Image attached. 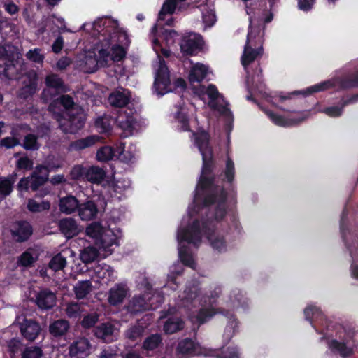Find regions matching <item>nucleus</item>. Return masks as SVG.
<instances>
[{
	"label": "nucleus",
	"instance_id": "nucleus-1",
	"mask_svg": "<svg viewBox=\"0 0 358 358\" xmlns=\"http://www.w3.org/2000/svg\"><path fill=\"white\" fill-rule=\"evenodd\" d=\"M194 144L202 156V167L196 189L194 192V201L201 200L202 205L209 206L217 203V215L222 217L224 214V203L228 199L236 200V188L234 184L236 170L233 159L227 158L225 167L220 176L223 175L222 184L217 182V176L214 173L217 162L213 157V150L210 145V134L202 130L193 132Z\"/></svg>",
	"mask_w": 358,
	"mask_h": 358
},
{
	"label": "nucleus",
	"instance_id": "nucleus-2",
	"mask_svg": "<svg viewBox=\"0 0 358 358\" xmlns=\"http://www.w3.org/2000/svg\"><path fill=\"white\" fill-rule=\"evenodd\" d=\"M94 27L97 29L99 36L97 42L92 48L95 63L90 72L97 71L99 67H106L110 62H119L122 61L127 54L126 50L120 44H113V39L118 31L117 21L110 17L96 20Z\"/></svg>",
	"mask_w": 358,
	"mask_h": 358
},
{
	"label": "nucleus",
	"instance_id": "nucleus-3",
	"mask_svg": "<svg viewBox=\"0 0 358 358\" xmlns=\"http://www.w3.org/2000/svg\"><path fill=\"white\" fill-rule=\"evenodd\" d=\"M177 239L179 242L178 255L182 263L191 268L195 264L193 257L189 251V248L186 245H182V242L192 244L198 247L201 243V222L195 219L191 224L185 228L181 229L178 231Z\"/></svg>",
	"mask_w": 358,
	"mask_h": 358
},
{
	"label": "nucleus",
	"instance_id": "nucleus-4",
	"mask_svg": "<svg viewBox=\"0 0 358 358\" xmlns=\"http://www.w3.org/2000/svg\"><path fill=\"white\" fill-rule=\"evenodd\" d=\"M227 203L229 204L236 205L237 203V196H236V200L231 201L230 199H228L224 201V208L225 212L222 217H218L217 215L218 203H213L212 206L215 205L213 217L202 220L201 223V235L203 234L206 236L210 241V246L219 253L225 252L227 251V242L224 236L215 234L216 224L225 217L227 213ZM203 206L206 207L205 206ZM208 207H210V206Z\"/></svg>",
	"mask_w": 358,
	"mask_h": 358
},
{
	"label": "nucleus",
	"instance_id": "nucleus-5",
	"mask_svg": "<svg viewBox=\"0 0 358 358\" xmlns=\"http://www.w3.org/2000/svg\"><path fill=\"white\" fill-rule=\"evenodd\" d=\"M259 27H254L250 23L246 43L241 56V64L245 68L258 57L263 55L262 36H260Z\"/></svg>",
	"mask_w": 358,
	"mask_h": 358
},
{
	"label": "nucleus",
	"instance_id": "nucleus-6",
	"mask_svg": "<svg viewBox=\"0 0 358 358\" xmlns=\"http://www.w3.org/2000/svg\"><path fill=\"white\" fill-rule=\"evenodd\" d=\"M203 44V37L200 34L189 33L182 36L180 47L183 55L192 56L202 50Z\"/></svg>",
	"mask_w": 358,
	"mask_h": 358
},
{
	"label": "nucleus",
	"instance_id": "nucleus-7",
	"mask_svg": "<svg viewBox=\"0 0 358 358\" xmlns=\"http://www.w3.org/2000/svg\"><path fill=\"white\" fill-rule=\"evenodd\" d=\"M170 74L166 63L164 59H159V68L156 72L154 87L157 92L162 95L166 92L170 85Z\"/></svg>",
	"mask_w": 358,
	"mask_h": 358
},
{
	"label": "nucleus",
	"instance_id": "nucleus-8",
	"mask_svg": "<svg viewBox=\"0 0 358 358\" xmlns=\"http://www.w3.org/2000/svg\"><path fill=\"white\" fill-rule=\"evenodd\" d=\"M10 234L16 242L24 243L33 234V227L28 221H16L13 224Z\"/></svg>",
	"mask_w": 358,
	"mask_h": 358
},
{
	"label": "nucleus",
	"instance_id": "nucleus-9",
	"mask_svg": "<svg viewBox=\"0 0 358 358\" xmlns=\"http://www.w3.org/2000/svg\"><path fill=\"white\" fill-rule=\"evenodd\" d=\"M91 343L85 337H78L69 346V355L71 358H86L90 354Z\"/></svg>",
	"mask_w": 358,
	"mask_h": 358
},
{
	"label": "nucleus",
	"instance_id": "nucleus-10",
	"mask_svg": "<svg viewBox=\"0 0 358 358\" xmlns=\"http://www.w3.org/2000/svg\"><path fill=\"white\" fill-rule=\"evenodd\" d=\"M68 116V119L59 122V128L64 133L73 134L83 128L85 118L82 114H69Z\"/></svg>",
	"mask_w": 358,
	"mask_h": 358
},
{
	"label": "nucleus",
	"instance_id": "nucleus-11",
	"mask_svg": "<svg viewBox=\"0 0 358 358\" xmlns=\"http://www.w3.org/2000/svg\"><path fill=\"white\" fill-rule=\"evenodd\" d=\"M331 87V83L329 81H325L323 83H321L320 84H317L315 85H313L310 87H308L306 91L303 92H299L295 91L291 94H288L287 95H283L282 93L278 96H273L271 99V101L273 104H277V103H282L287 100H291V96L292 94H303L304 96L310 95L315 92H322L324 91L327 89H329Z\"/></svg>",
	"mask_w": 358,
	"mask_h": 358
},
{
	"label": "nucleus",
	"instance_id": "nucleus-12",
	"mask_svg": "<svg viewBox=\"0 0 358 358\" xmlns=\"http://www.w3.org/2000/svg\"><path fill=\"white\" fill-rule=\"evenodd\" d=\"M20 329L26 340L34 341L41 331V327L36 320L24 318L20 324Z\"/></svg>",
	"mask_w": 358,
	"mask_h": 358
},
{
	"label": "nucleus",
	"instance_id": "nucleus-13",
	"mask_svg": "<svg viewBox=\"0 0 358 358\" xmlns=\"http://www.w3.org/2000/svg\"><path fill=\"white\" fill-rule=\"evenodd\" d=\"M186 0H166L158 14V22L164 21L166 15H172L175 10L178 11L186 10L189 4L185 3Z\"/></svg>",
	"mask_w": 358,
	"mask_h": 358
},
{
	"label": "nucleus",
	"instance_id": "nucleus-14",
	"mask_svg": "<svg viewBox=\"0 0 358 358\" xmlns=\"http://www.w3.org/2000/svg\"><path fill=\"white\" fill-rule=\"evenodd\" d=\"M49 170L47 166L38 165L29 176L30 189L34 192L43 186L48 180Z\"/></svg>",
	"mask_w": 358,
	"mask_h": 358
},
{
	"label": "nucleus",
	"instance_id": "nucleus-15",
	"mask_svg": "<svg viewBox=\"0 0 358 358\" xmlns=\"http://www.w3.org/2000/svg\"><path fill=\"white\" fill-rule=\"evenodd\" d=\"M60 232L67 238H72L80 232L77 222L74 218L65 217L59 220L57 224Z\"/></svg>",
	"mask_w": 358,
	"mask_h": 358
},
{
	"label": "nucleus",
	"instance_id": "nucleus-16",
	"mask_svg": "<svg viewBox=\"0 0 358 358\" xmlns=\"http://www.w3.org/2000/svg\"><path fill=\"white\" fill-rule=\"evenodd\" d=\"M220 313L228 318H232L234 315L229 310L222 308H201L199 310L196 315V321L199 324H203L210 320L215 315Z\"/></svg>",
	"mask_w": 358,
	"mask_h": 358
},
{
	"label": "nucleus",
	"instance_id": "nucleus-17",
	"mask_svg": "<svg viewBox=\"0 0 358 358\" xmlns=\"http://www.w3.org/2000/svg\"><path fill=\"white\" fill-rule=\"evenodd\" d=\"M36 303L41 310H50L56 304V296L48 288L41 289L36 295Z\"/></svg>",
	"mask_w": 358,
	"mask_h": 358
},
{
	"label": "nucleus",
	"instance_id": "nucleus-18",
	"mask_svg": "<svg viewBox=\"0 0 358 358\" xmlns=\"http://www.w3.org/2000/svg\"><path fill=\"white\" fill-rule=\"evenodd\" d=\"M303 313L306 320L309 321L313 327H314V319L316 321H319L327 330L329 329L330 322L326 318L319 308L314 306H308L304 309Z\"/></svg>",
	"mask_w": 358,
	"mask_h": 358
},
{
	"label": "nucleus",
	"instance_id": "nucleus-19",
	"mask_svg": "<svg viewBox=\"0 0 358 358\" xmlns=\"http://www.w3.org/2000/svg\"><path fill=\"white\" fill-rule=\"evenodd\" d=\"M99 210L96 203L92 200H88L80 203L78 213L82 220L89 221L95 219L97 216Z\"/></svg>",
	"mask_w": 358,
	"mask_h": 358
},
{
	"label": "nucleus",
	"instance_id": "nucleus-20",
	"mask_svg": "<svg viewBox=\"0 0 358 358\" xmlns=\"http://www.w3.org/2000/svg\"><path fill=\"white\" fill-rule=\"evenodd\" d=\"M80 201L73 195H66L59 199V208L62 213L71 215L78 212Z\"/></svg>",
	"mask_w": 358,
	"mask_h": 358
},
{
	"label": "nucleus",
	"instance_id": "nucleus-21",
	"mask_svg": "<svg viewBox=\"0 0 358 358\" xmlns=\"http://www.w3.org/2000/svg\"><path fill=\"white\" fill-rule=\"evenodd\" d=\"M70 328L69 322L64 319H59L49 324L48 331L54 338H62L65 336Z\"/></svg>",
	"mask_w": 358,
	"mask_h": 358
},
{
	"label": "nucleus",
	"instance_id": "nucleus-22",
	"mask_svg": "<svg viewBox=\"0 0 358 358\" xmlns=\"http://www.w3.org/2000/svg\"><path fill=\"white\" fill-rule=\"evenodd\" d=\"M127 294L125 285L116 284L109 291L108 302L112 306H117L122 303Z\"/></svg>",
	"mask_w": 358,
	"mask_h": 358
},
{
	"label": "nucleus",
	"instance_id": "nucleus-23",
	"mask_svg": "<svg viewBox=\"0 0 358 358\" xmlns=\"http://www.w3.org/2000/svg\"><path fill=\"white\" fill-rule=\"evenodd\" d=\"M269 119L276 125L280 127H292L295 126L301 122L304 118H285V117L278 115L272 111L267 110L266 112Z\"/></svg>",
	"mask_w": 358,
	"mask_h": 358
},
{
	"label": "nucleus",
	"instance_id": "nucleus-24",
	"mask_svg": "<svg viewBox=\"0 0 358 358\" xmlns=\"http://www.w3.org/2000/svg\"><path fill=\"white\" fill-rule=\"evenodd\" d=\"M176 352L182 357H190L196 353V344L191 338H186L179 341Z\"/></svg>",
	"mask_w": 358,
	"mask_h": 358
},
{
	"label": "nucleus",
	"instance_id": "nucleus-25",
	"mask_svg": "<svg viewBox=\"0 0 358 358\" xmlns=\"http://www.w3.org/2000/svg\"><path fill=\"white\" fill-rule=\"evenodd\" d=\"M99 139L100 137L96 135H90L85 138H79L70 143V149L75 151L82 150L93 146Z\"/></svg>",
	"mask_w": 358,
	"mask_h": 358
},
{
	"label": "nucleus",
	"instance_id": "nucleus-26",
	"mask_svg": "<svg viewBox=\"0 0 358 358\" xmlns=\"http://www.w3.org/2000/svg\"><path fill=\"white\" fill-rule=\"evenodd\" d=\"M152 33L157 36L162 37L166 45H172L175 42V38L178 34L173 29H166L159 24H155L152 28Z\"/></svg>",
	"mask_w": 358,
	"mask_h": 358
},
{
	"label": "nucleus",
	"instance_id": "nucleus-27",
	"mask_svg": "<svg viewBox=\"0 0 358 358\" xmlns=\"http://www.w3.org/2000/svg\"><path fill=\"white\" fill-rule=\"evenodd\" d=\"M148 308V303L144 295L134 296L129 301L128 310L133 314L142 313Z\"/></svg>",
	"mask_w": 358,
	"mask_h": 358
},
{
	"label": "nucleus",
	"instance_id": "nucleus-28",
	"mask_svg": "<svg viewBox=\"0 0 358 358\" xmlns=\"http://www.w3.org/2000/svg\"><path fill=\"white\" fill-rule=\"evenodd\" d=\"M129 96L118 90L112 92L108 97L109 103L115 108H123L129 103Z\"/></svg>",
	"mask_w": 358,
	"mask_h": 358
},
{
	"label": "nucleus",
	"instance_id": "nucleus-29",
	"mask_svg": "<svg viewBox=\"0 0 358 358\" xmlns=\"http://www.w3.org/2000/svg\"><path fill=\"white\" fill-rule=\"evenodd\" d=\"M45 83L48 87L55 89L58 92H66L64 80L57 74L51 73L45 77Z\"/></svg>",
	"mask_w": 358,
	"mask_h": 358
},
{
	"label": "nucleus",
	"instance_id": "nucleus-30",
	"mask_svg": "<svg viewBox=\"0 0 358 358\" xmlns=\"http://www.w3.org/2000/svg\"><path fill=\"white\" fill-rule=\"evenodd\" d=\"M329 348L334 353H338L343 358L350 356L353 352L352 350L346 345L345 342L336 339H332L329 343Z\"/></svg>",
	"mask_w": 358,
	"mask_h": 358
},
{
	"label": "nucleus",
	"instance_id": "nucleus-31",
	"mask_svg": "<svg viewBox=\"0 0 358 358\" xmlns=\"http://www.w3.org/2000/svg\"><path fill=\"white\" fill-rule=\"evenodd\" d=\"M95 273L97 277L101 279L104 282L114 281L116 278L115 275V271L110 265L104 264L103 265L98 266L95 268Z\"/></svg>",
	"mask_w": 358,
	"mask_h": 358
},
{
	"label": "nucleus",
	"instance_id": "nucleus-32",
	"mask_svg": "<svg viewBox=\"0 0 358 358\" xmlns=\"http://www.w3.org/2000/svg\"><path fill=\"white\" fill-rule=\"evenodd\" d=\"M208 69L202 64H197L190 70L189 73V81L190 83H201L207 75Z\"/></svg>",
	"mask_w": 358,
	"mask_h": 358
},
{
	"label": "nucleus",
	"instance_id": "nucleus-33",
	"mask_svg": "<svg viewBox=\"0 0 358 358\" xmlns=\"http://www.w3.org/2000/svg\"><path fill=\"white\" fill-rule=\"evenodd\" d=\"M114 332V326L110 323H102L94 329V336L100 339L109 341Z\"/></svg>",
	"mask_w": 358,
	"mask_h": 358
},
{
	"label": "nucleus",
	"instance_id": "nucleus-34",
	"mask_svg": "<svg viewBox=\"0 0 358 358\" xmlns=\"http://www.w3.org/2000/svg\"><path fill=\"white\" fill-rule=\"evenodd\" d=\"M92 287L90 280L78 281L73 287L76 299H83L85 298L90 293Z\"/></svg>",
	"mask_w": 358,
	"mask_h": 358
},
{
	"label": "nucleus",
	"instance_id": "nucleus-35",
	"mask_svg": "<svg viewBox=\"0 0 358 358\" xmlns=\"http://www.w3.org/2000/svg\"><path fill=\"white\" fill-rule=\"evenodd\" d=\"M50 206L51 204L49 201H43L42 202L38 203L34 199H29L27 204V210L33 213L49 210Z\"/></svg>",
	"mask_w": 358,
	"mask_h": 358
},
{
	"label": "nucleus",
	"instance_id": "nucleus-36",
	"mask_svg": "<svg viewBox=\"0 0 358 358\" xmlns=\"http://www.w3.org/2000/svg\"><path fill=\"white\" fill-rule=\"evenodd\" d=\"M162 344V338L160 334H154L148 336L143 341L142 348L147 351H152Z\"/></svg>",
	"mask_w": 358,
	"mask_h": 358
},
{
	"label": "nucleus",
	"instance_id": "nucleus-37",
	"mask_svg": "<svg viewBox=\"0 0 358 358\" xmlns=\"http://www.w3.org/2000/svg\"><path fill=\"white\" fill-rule=\"evenodd\" d=\"M184 328V322L180 318H169L163 329L166 334H174Z\"/></svg>",
	"mask_w": 358,
	"mask_h": 358
},
{
	"label": "nucleus",
	"instance_id": "nucleus-38",
	"mask_svg": "<svg viewBox=\"0 0 358 358\" xmlns=\"http://www.w3.org/2000/svg\"><path fill=\"white\" fill-rule=\"evenodd\" d=\"M85 176L90 182L100 183L105 177V172L101 168L92 166L87 170Z\"/></svg>",
	"mask_w": 358,
	"mask_h": 358
},
{
	"label": "nucleus",
	"instance_id": "nucleus-39",
	"mask_svg": "<svg viewBox=\"0 0 358 358\" xmlns=\"http://www.w3.org/2000/svg\"><path fill=\"white\" fill-rule=\"evenodd\" d=\"M20 145L26 150L36 151L38 150L41 144L38 141V136L33 134H27Z\"/></svg>",
	"mask_w": 358,
	"mask_h": 358
},
{
	"label": "nucleus",
	"instance_id": "nucleus-40",
	"mask_svg": "<svg viewBox=\"0 0 358 358\" xmlns=\"http://www.w3.org/2000/svg\"><path fill=\"white\" fill-rule=\"evenodd\" d=\"M199 294V289L197 286H187L184 296L182 299L183 303L185 306H191L193 304L194 301L198 297Z\"/></svg>",
	"mask_w": 358,
	"mask_h": 358
},
{
	"label": "nucleus",
	"instance_id": "nucleus-41",
	"mask_svg": "<svg viewBox=\"0 0 358 358\" xmlns=\"http://www.w3.org/2000/svg\"><path fill=\"white\" fill-rule=\"evenodd\" d=\"M99 254V251L95 247H86L80 252V259L85 264L91 263L96 260Z\"/></svg>",
	"mask_w": 358,
	"mask_h": 358
},
{
	"label": "nucleus",
	"instance_id": "nucleus-42",
	"mask_svg": "<svg viewBox=\"0 0 358 358\" xmlns=\"http://www.w3.org/2000/svg\"><path fill=\"white\" fill-rule=\"evenodd\" d=\"M339 85L344 90L358 88V71L348 77L342 78L340 80Z\"/></svg>",
	"mask_w": 358,
	"mask_h": 358
},
{
	"label": "nucleus",
	"instance_id": "nucleus-43",
	"mask_svg": "<svg viewBox=\"0 0 358 358\" xmlns=\"http://www.w3.org/2000/svg\"><path fill=\"white\" fill-rule=\"evenodd\" d=\"M10 352V358H18L20 353L23 350V345L22 342L17 338H12L8 344Z\"/></svg>",
	"mask_w": 358,
	"mask_h": 358
},
{
	"label": "nucleus",
	"instance_id": "nucleus-44",
	"mask_svg": "<svg viewBox=\"0 0 358 358\" xmlns=\"http://www.w3.org/2000/svg\"><path fill=\"white\" fill-rule=\"evenodd\" d=\"M66 259L61 254H57L50 259L48 267L56 272L62 270L66 266Z\"/></svg>",
	"mask_w": 358,
	"mask_h": 358
},
{
	"label": "nucleus",
	"instance_id": "nucleus-45",
	"mask_svg": "<svg viewBox=\"0 0 358 358\" xmlns=\"http://www.w3.org/2000/svg\"><path fill=\"white\" fill-rule=\"evenodd\" d=\"M145 331V328L139 324L134 325L129 328L125 335L127 338L132 341H135L136 339L141 338Z\"/></svg>",
	"mask_w": 358,
	"mask_h": 358
},
{
	"label": "nucleus",
	"instance_id": "nucleus-46",
	"mask_svg": "<svg viewBox=\"0 0 358 358\" xmlns=\"http://www.w3.org/2000/svg\"><path fill=\"white\" fill-rule=\"evenodd\" d=\"M86 234L93 238H101L103 228L100 223L92 222L86 227Z\"/></svg>",
	"mask_w": 358,
	"mask_h": 358
},
{
	"label": "nucleus",
	"instance_id": "nucleus-47",
	"mask_svg": "<svg viewBox=\"0 0 358 358\" xmlns=\"http://www.w3.org/2000/svg\"><path fill=\"white\" fill-rule=\"evenodd\" d=\"M114 150L110 146H103L98 150L96 153L97 160L99 162H108L113 159Z\"/></svg>",
	"mask_w": 358,
	"mask_h": 358
},
{
	"label": "nucleus",
	"instance_id": "nucleus-48",
	"mask_svg": "<svg viewBox=\"0 0 358 358\" xmlns=\"http://www.w3.org/2000/svg\"><path fill=\"white\" fill-rule=\"evenodd\" d=\"M99 315L96 313H88L84 315L80 321V325L84 329H90L95 326L99 321Z\"/></svg>",
	"mask_w": 358,
	"mask_h": 358
},
{
	"label": "nucleus",
	"instance_id": "nucleus-49",
	"mask_svg": "<svg viewBox=\"0 0 358 358\" xmlns=\"http://www.w3.org/2000/svg\"><path fill=\"white\" fill-rule=\"evenodd\" d=\"M83 311L81 305L78 302H70L66 308V314L69 317L76 318L80 315Z\"/></svg>",
	"mask_w": 358,
	"mask_h": 358
},
{
	"label": "nucleus",
	"instance_id": "nucleus-50",
	"mask_svg": "<svg viewBox=\"0 0 358 358\" xmlns=\"http://www.w3.org/2000/svg\"><path fill=\"white\" fill-rule=\"evenodd\" d=\"M15 180V178L13 176L8 178H1V199L11 193Z\"/></svg>",
	"mask_w": 358,
	"mask_h": 358
},
{
	"label": "nucleus",
	"instance_id": "nucleus-51",
	"mask_svg": "<svg viewBox=\"0 0 358 358\" xmlns=\"http://www.w3.org/2000/svg\"><path fill=\"white\" fill-rule=\"evenodd\" d=\"M35 262V259L33 255L29 250H26L22 252L17 259V264L23 267H29L33 265Z\"/></svg>",
	"mask_w": 358,
	"mask_h": 358
},
{
	"label": "nucleus",
	"instance_id": "nucleus-52",
	"mask_svg": "<svg viewBox=\"0 0 358 358\" xmlns=\"http://www.w3.org/2000/svg\"><path fill=\"white\" fill-rule=\"evenodd\" d=\"M36 92L35 84L27 85L20 89L18 92V97L22 99H27L31 97Z\"/></svg>",
	"mask_w": 358,
	"mask_h": 358
},
{
	"label": "nucleus",
	"instance_id": "nucleus-53",
	"mask_svg": "<svg viewBox=\"0 0 358 358\" xmlns=\"http://www.w3.org/2000/svg\"><path fill=\"white\" fill-rule=\"evenodd\" d=\"M27 58L35 63L41 64L43 62L45 57L41 53V49L34 48L29 50L26 54Z\"/></svg>",
	"mask_w": 358,
	"mask_h": 358
},
{
	"label": "nucleus",
	"instance_id": "nucleus-54",
	"mask_svg": "<svg viewBox=\"0 0 358 358\" xmlns=\"http://www.w3.org/2000/svg\"><path fill=\"white\" fill-rule=\"evenodd\" d=\"M16 167L19 170H30L33 167V162L28 157H22L17 160Z\"/></svg>",
	"mask_w": 358,
	"mask_h": 358
},
{
	"label": "nucleus",
	"instance_id": "nucleus-55",
	"mask_svg": "<svg viewBox=\"0 0 358 358\" xmlns=\"http://www.w3.org/2000/svg\"><path fill=\"white\" fill-rule=\"evenodd\" d=\"M176 119L178 122L180 124L181 130L183 131H190V126L188 116L182 113H178L176 115Z\"/></svg>",
	"mask_w": 358,
	"mask_h": 358
},
{
	"label": "nucleus",
	"instance_id": "nucleus-56",
	"mask_svg": "<svg viewBox=\"0 0 358 358\" xmlns=\"http://www.w3.org/2000/svg\"><path fill=\"white\" fill-rule=\"evenodd\" d=\"M13 136L6 137L1 139V147H6V148H12L17 145H20V142L18 138L15 136V132L13 131Z\"/></svg>",
	"mask_w": 358,
	"mask_h": 358
},
{
	"label": "nucleus",
	"instance_id": "nucleus-57",
	"mask_svg": "<svg viewBox=\"0 0 358 358\" xmlns=\"http://www.w3.org/2000/svg\"><path fill=\"white\" fill-rule=\"evenodd\" d=\"M343 108L342 103L341 106H330L324 108V113L329 117H337L342 115Z\"/></svg>",
	"mask_w": 358,
	"mask_h": 358
},
{
	"label": "nucleus",
	"instance_id": "nucleus-58",
	"mask_svg": "<svg viewBox=\"0 0 358 358\" xmlns=\"http://www.w3.org/2000/svg\"><path fill=\"white\" fill-rule=\"evenodd\" d=\"M95 126L101 129V133H107L111 130L109 122L103 117H99L96 120Z\"/></svg>",
	"mask_w": 358,
	"mask_h": 358
},
{
	"label": "nucleus",
	"instance_id": "nucleus-59",
	"mask_svg": "<svg viewBox=\"0 0 358 358\" xmlns=\"http://www.w3.org/2000/svg\"><path fill=\"white\" fill-rule=\"evenodd\" d=\"M221 358H239V352L236 347H228L222 351Z\"/></svg>",
	"mask_w": 358,
	"mask_h": 358
},
{
	"label": "nucleus",
	"instance_id": "nucleus-60",
	"mask_svg": "<svg viewBox=\"0 0 358 358\" xmlns=\"http://www.w3.org/2000/svg\"><path fill=\"white\" fill-rule=\"evenodd\" d=\"M315 1L316 0H297L298 7L301 10L306 12L309 11L313 8Z\"/></svg>",
	"mask_w": 358,
	"mask_h": 358
},
{
	"label": "nucleus",
	"instance_id": "nucleus-61",
	"mask_svg": "<svg viewBox=\"0 0 358 358\" xmlns=\"http://www.w3.org/2000/svg\"><path fill=\"white\" fill-rule=\"evenodd\" d=\"M59 103L66 109L72 108L74 106V101L69 95H62L59 99Z\"/></svg>",
	"mask_w": 358,
	"mask_h": 358
},
{
	"label": "nucleus",
	"instance_id": "nucleus-62",
	"mask_svg": "<svg viewBox=\"0 0 358 358\" xmlns=\"http://www.w3.org/2000/svg\"><path fill=\"white\" fill-rule=\"evenodd\" d=\"M17 189L19 192H27L30 189V178H22L19 181Z\"/></svg>",
	"mask_w": 358,
	"mask_h": 358
},
{
	"label": "nucleus",
	"instance_id": "nucleus-63",
	"mask_svg": "<svg viewBox=\"0 0 358 358\" xmlns=\"http://www.w3.org/2000/svg\"><path fill=\"white\" fill-rule=\"evenodd\" d=\"M99 358H117V354L115 350L108 347L102 350Z\"/></svg>",
	"mask_w": 358,
	"mask_h": 358
},
{
	"label": "nucleus",
	"instance_id": "nucleus-64",
	"mask_svg": "<svg viewBox=\"0 0 358 358\" xmlns=\"http://www.w3.org/2000/svg\"><path fill=\"white\" fill-rule=\"evenodd\" d=\"M206 94L212 101L217 99L219 92L217 87L213 84H210L206 89Z\"/></svg>",
	"mask_w": 358,
	"mask_h": 358
}]
</instances>
